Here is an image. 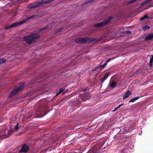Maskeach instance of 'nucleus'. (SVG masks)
<instances>
[{
    "instance_id": "2f4dec72",
    "label": "nucleus",
    "mask_w": 153,
    "mask_h": 153,
    "mask_svg": "<svg viewBox=\"0 0 153 153\" xmlns=\"http://www.w3.org/2000/svg\"><path fill=\"white\" fill-rule=\"evenodd\" d=\"M49 0L48 2H51V1H53L54 0Z\"/></svg>"
},
{
    "instance_id": "b1692460",
    "label": "nucleus",
    "mask_w": 153,
    "mask_h": 153,
    "mask_svg": "<svg viewBox=\"0 0 153 153\" xmlns=\"http://www.w3.org/2000/svg\"><path fill=\"white\" fill-rule=\"evenodd\" d=\"M94 148H91V152H93V153H94V152H95L94 151H93V150H94Z\"/></svg>"
},
{
    "instance_id": "aec40b11",
    "label": "nucleus",
    "mask_w": 153,
    "mask_h": 153,
    "mask_svg": "<svg viewBox=\"0 0 153 153\" xmlns=\"http://www.w3.org/2000/svg\"><path fill=\"white\" fill-rule=\"evenodd\" d=\"M6 61V60L5 59H0V64L5 62Z\"/></svg>"
},
{
    "instance_id": "4468645a",
    "label": "nucleus",
    "mask_w": 153,
    "mask_h": 153,
    "mask_svg": "<svg viewBox=\"0 0 153 153\" xmlns=\"http://www.w3.org/2000/svg\"><path fill=\"white\" fill-rule=\"evenodd\" d=\"M106 65V64L105 63L103 65H99L97 66V68L100 69L102 68H104Z\"/></svg>"
},
{
    "instance_id": "6e6552de",
    "label": "nucleus",
    "mask_w": 153,
    "mask_h": 153,
    "mask_svg": "<svg viewBox=\"0 0 153 153\" xmlns=\"http://www.w3.org/2000/svg\"><path fill=\"white\" fill-rule=\"evenodd\" d=\"M43 1H40L37 3L33 4L31 5L30 6V7L31 8H34L39 5H41L42 4L45 3V2H43Z\"/></svg>"
},
{
    "instance_id": "f3484780",
    "label": "nucleus",
    "mask_w": 153,
    "mask_h": 153,
    "mask_svg": "<svg viewBox=\"0 0 153 153\" xmlns=\"http://www.w3.org/2000/svg\"><path fill=\"white\" fill-rule=\"evenodd\" d=\"M150 64L151 65L152 62H153V55L151 56H150Z\"/></svg>"
},
{
    "instance_id": "5701e85b",
    "label": "nucleus",
    "mask_w": 153,
    "mask_h": 153,
    "mask_svg": "<svg viewBox=\"0 0 153 153\" xmlns=\"http://www.w3.org/2000/svg\"><path fill=\"white\" fill-rule=\"evenodd\" d=\"M18 123L17 124L16 126L14 127V129H13L14 131V130H15V131H16V130H17L19 129V127H18Z\"/></svg>"
},
{
    "instance_id": "0eeeda50",
    "label": "nucleus",
    "mask_w": 153,
    "mask_h": 153,
    "mask_svg": "<svg viewBox=\"0 0 153 153\" xmlns=\"http://www.w3.org/2000/svg\"><path fill=\"white\" fill-rule=\"evenodd\" d=\"M28 149L29 147L26 144H24L23 145L21 150L19 151V152H27L28 151Z\"/></svg>"
},
{
    "instance_id": "cd10ccee",
    "label": "nucleus",
    "mask_w": 153,
    "mask_h": 153,
    "mask_svg": "<svg viewBox=\"0 0 153 153\" xmlns=\"http://www.w3.org/2000/svg\"><path fill=\"white\" fill-rule=\"evenodd\" d=\"M98 69V68H97V67H96L94 69H93V71H96V69Z\"/></svg>"
},
{
    "instance_id": "4be33fe9",
    "label": "nucleus",
    "mask_w": 153,
    "mask_h": 153,
    "mask_svg": "<svg viewBox=\"0 0 153 153\" xmlns=\"http://www.w3.org/2000/svg\"><path fill=\"white\" fill-rule=\"evenodd\" d=\"M128 149H126L125 148V149H122L121 151L120 152L121 153H122V152H128Z\"/></svg>"
},
{
    "instance_id": "7ed1b4c3",
    "label": "nucleus",
    "mask_w": 153,
    "mask_h": 153,
    "mask_svg": "<svg viewBox=\"0 0 153 153\" xmlns=\"http://www.w3.org/2000/svg\"><path fill=\"white\" fill-rule=\"evenodd\" d=\"M14 132L12 128L10 130L5 129L3 130L0 133V138L2 139L8 137L10 136Z\"/></svg>"
},
{
    "instance_id": "f8f14e48",
    "label": "nucleus",
    "mask_w": 153,
    "mask_h": 153,
    "mask_svg": "<svg viewBox=\"0 0 153 153\" xmlns=\"http://www.w3.org/2000/svg\"><path fill=\"white\" fill-rule=\"evenodd\" d=\"M140 98V96H137L136 97H134L132 99H131L129 101V102H133L137 100L138 99Z\"/></svg>"
},
{
    "instance_id": "a211bd4d",
    "label": "nucleus",
    "mask_w": 153,
    "mask_h": 153,
    "mask_svg": "<svg viewBox=\"0 0 153 153\" xmlns=\"http://www.w3.org/2000/svg\"><path fill=\"white\" fill-rule=\"evenodd\" d=\"M122 33H123L125 34H131V32L128 30L123 32Z\"/></svg>"
},
{
    "instance_id": "ddd939ff",
    "label": "nucleus",
    "mask_w": 153,
    "mask_h": 153,
    "mask_svg": "<svg viewBox=\"0 0 153 153\" xmlns=\"http://www.w3.org/2000/svg\"><path fill=\"white\" fill-rule=\"evenodd\" d=\"M117 83L115 82H112L110 84V87L112 88H114L116 85L117 84Z\"/></svg>"
},
{
    "instance_id": "f03ea898",
    "label": "nucleus",
    "mask_w": 153,
    "mask_h": 153,
    "mask_svg": "<svg viewBox=\"0 0 153 153\" xmlns=\"http://www.w3.org/2000/svg\"><path fill=\"white\" fill-rule=\"evenodd\" d=\"M37 17H38V16H37L36 15H33L30 17H28L22 21L14 23L13 24L9 25V26L6 27H4V29L5 30H7L9 28L14 27L19 25H21L22 24L26 23L28 20H29L31 19H36Z\"/></svg>"
},
{
    "instance_id": "473e14b6",
    "label": "nucleus",
    "mask_w": 153,
    "mask_h": 153,
    "mask_svg": "<svg viewBox=\"0 0 153 153\" xmlns=\"http://www.w3.org/2000/svg\"><path fill=\"white\" fill-rule=\"evenodd\" d=\"M86 90V89H84L83 90V91L84 92H85Z\"/></svg>"
},
{
    "instance_id": "6ab92c4d",
    "label": "nucleus",
    "mask_w": 153,
    "mask_h": 153,
    "mask_svg": "<svg viewBox=\"0 0 153 153\" xmlns=\"http://www.w3.org/2000/svg\"><path fill=\"white\" fill-rule=\"evenodd\" d=\"M150 29V27L148 25H146L143 27V29L145 30Z\"/></svg>"
},
{
    "instance_id": "f704fd0d",
    "label": "nucleus",
    "mask_w": 153,
    "mask_h": 153,
    "mask_svg": "<svg viewBox=\"0 0 153 153\" xmlns=\"http://www.w3.org/2000/svg\"><path fill=\"white\" fill-rule=\"evenodd\" d=\"M46 114H44L43 115H42V116H45V115Z\"/></svg>"
},
{
    "instance_id": "f257e3e1",
    "label": "nucleus",
    "mask_w": 153,
    "mask_h": 153,
    "mask_svg": "<svg viewBox=\"0 0 153 153\" xmlns=\"http://www.w3.org/2000/svg\"><path fill=\"white\" fill-rule=\"evenodd\" d=\"M39 36L37 33H34L24 37L23 40L28 44H31L32 42H36L39 38Z\"/></svg>"
},
{
    "instance_id": "dca6fc26",
    "label": "nucleus",
    "mask_w": 153,
    "mask_h": 153,
    "mask_svg": "<svg viewBox=\"0 0 153 153\" xmlns=\"http://www.w3.org/2000/svg\"><path fill=\"white\" fill-rule=\"evenodd\" d=\"M148 18V16L147 15H146L144 16H143V17H142V18H141L140 19V21H142L143 20L145 19H147Z\"/></svg>"
},
{
    "instance_id": "2eb2a0df",
    "label": "nucleus",
    "mask_w": 153,
    "mask_h": 153,
    "mask_svg": "<svg viewBox=\"0 0 153 153\" xmlns=\"http://www.w3.org/2000/svg\"><path fill=\"white\" fill-rule=\"evenodd\" d=\"M64 91H65V89H62V88L59 89V91L58 93H56V96L58 95L59 94L62 93Z\"/></svg>"
},
{
    "instance_id": "393cba45",
    "label": "nucleus",
    "mask_w": 153,
    "mask_h": 153,
    "mask_svg": "<svg viewBox=\"0 0 153 153\" xmlns=\"http://www.w3.org/2000/svg\"><path fill=\"white\" fill-rule=\"evenodd\" d=\"M118 108H118V107H117L115 108L114 109V110H113V111H116L117 109H118Z\"/></svg>"
},
{
    "instance_id": "7c9ffc66",
    "label": "nucleus",
    "mask_w": 153,
    "mask_h": 153,
    "mask_svg": "<svg viewBox=\"0 0 153 153\" xmlns=\"http://www.w3.org/2000/svg\"><path fill=\"white\" fill-rule=\"evenodd\" d=\"M68 90H66L64 92V93H66L67 92H68Z\"/></svg>"
},
{
    "instance_id": "72a5a7b5",
    "label": "nucleus",
    "mask_w": 153,
    "mask_h": 153,
    "mask_svg": "<svg viewBox=\"0 0 153 153\" xmlns=\"http://www.w3.org/2000/svg\"><path fill=\"white\" fill-rule=\"evenodd\" d=\"M127 131H128V130H127V129H126V130H125V132H127Z\"/></svg>"
},
{
    "instance_id": "39448f33",
    "label": "nucleus",
    "mask_w": 153,
    "mask_h": 153,
    "mask_svg": "<svg viewBox=\"0 0 153 153\" xmlns=\"http://www.w3.org/2000/svg\"><path fill=\"white\" fill-rule=\"evenodd\" d=\"M112 19V18L111 17H110L107 19H105L102 22L97 23L94 24V26L95 27H102L104 25H105L107 24L109 22L111 19Z\"/></svg>"
},
{
    "instance_id": "c756f323",
    "label": "nucleus",
    "mask_w": 153,
    "mask_h": 153,
    "mask_svg": "<svg viewBox=\"0 0 153 153\" xmlns=\"http://www.w3.org/2000/svg\"><path fill=\"white\" fill-rule=\"evenodd\" d=\"M51 150V148H48V151H49Z\"/></svg>"
},
{
    "instance_id": "20e7f679",
    "label": "nucleus",
    "mask_w": 153,
    "mask_h": 153,
    "mask_svg": "<svg viewBox=\"0 0 153 153\" xmlns=\"http://www.w3.org/2000/svg\"><path fill=\"white\" fill-rule=\"evenodd\" d=\"M25 85V83H23L21 84L18 88H14V89L9 95L8 97L10 98L12 97L19 91H21L24 88Z\"/></svg>"
},
{
    "instance_id": "c85d7f7f",
    "label": "nucleus",
    "mask_w": 153,
    "mask_h": 153,
    "mask_svg": "<svg viewBox=\"0 0 153 153\" xmlns=\"http://www.w3.org/2000/svg\"><path fill=\"white\" fill-rule=\"evenodd\" d=\"M47 28L45 27H44L43 28H42L41 30H40V31H41L42 30L44 29H46Z\"/></svg>"
},
{
    "instance_id": "1a4fd4ad",
    "label": "nucleus",
    "mask_w": 153,
    "mask_h": 153,
    "mask_svg": "<svg viewBox=\"0 0 153 153\" xmlns=\"http://www.w3.org/2000/svg\"><path fill=\"white\" fill-rule=\"evenodd\" d=\"M152 39H153V33L149 34L145 38V40H150Z\"/></svg>"
},
{
    "instance_id": "412c9836",
    "label": "nucleus",
    "mask_w": 153,
    "mask_h": 153,
    "mask_svg": "<svg viewBox=\"0 0 153 153\" xmlns=\"http://www.w3.org/2000/svg\"><path fill=\"white\" fill-rule=\"evenodd\" d=\"M137 0H131L127 2V3L130 4L131 3H134Z\"/></svg>"
},
{
    "instance_id": "423d86ee",
    "label": "nucleus",
    "mask_w": 153,
    "mask_h": 153,
    "mask_svg": "<svg viewBox=\"0 0 153 153\" xmlns=\"http://www.w3.org/2000/svg\"><path fill=\"white\" fill-rule=\"evenodd\" d=\"M88 39L86 38H79L75 39L74 41L77 43H83L88 42Z\"/></svg>"
},
{
    "instance_id": "a878e982",
    "label": "nucleus",
    "mask_w": 153,
    "mask_h": 153,
    "mask_svg": "<svg viewBox=\"0 0 153 153\" xmlns=\"http://www.w3.org/2000/svg\"><path fill=\"white\" fill-rule=\"evenodd\" d=\"M123 104H124L123 103L119 105L118 106V108H119L120 107H121L122 105H123Z\"/></svg>"
},
{
    "instance_id": "9b49d317",
    "label": "nucleus",
    "mask_w": 153,
    "mask_h": 153,
    "mask_svg": "<svg viewBox=\"0 0 153 153\" xmlns=\"http://www.w3.org/2000/svg\"><path fill=\"white\" fill-rule=\"evenodd\" d=\"M109 75V73H107L105 74L104 76L101 79V81L102 83L105 80H106L107 79Z\"/></svg>"
},
{
    "instance_id": "bb28decb",
    "label": "nucleus",
    "mask_w": 153,
    "mask_h": 153,
    "mask_svg": "<svg viewBox=\"0 0 153 153\" xmlns=\"http://www.w3.org/2000/svg\"><path fill=\"white\" fill-rule=\"evenodd\" d=\"M111 58H110L108 59H107V60H106V62H109L111 60Z\"/></svg>"
},
{
    "instance_id": "9d476101",
    "label": "nucleus",
    "mask_w": 153,
    "mask_h": 153,
    "mask_svg": "<svg viewBox=\"0 0 153 153\" xmlns=\"http://www.w3.org/2000/svg\"><path fill=\"white\" fill-rule=\"evenodd\" d=\"M131 94V92L129 91H127L126 93L123 96V99L124 100L125 99L128 97Z\"/></svg>"
}]
</instances>
